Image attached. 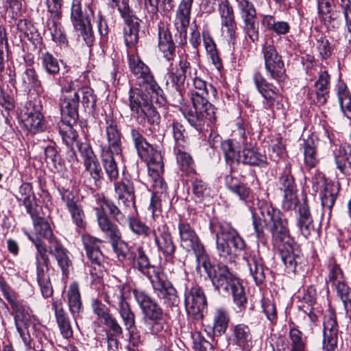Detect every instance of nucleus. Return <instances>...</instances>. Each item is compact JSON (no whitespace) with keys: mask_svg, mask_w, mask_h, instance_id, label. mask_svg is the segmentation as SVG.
<instances>
[{"mask_svg":"<svg viewBox=\"0 0 351 351\" xmlns=\"http://www.w3.org/2000/svg\"><path fill=\"white\" fill-rule=\"evenodd\" d=\"M288 222L282 213L269 202L258 201L257 211L253 214V227L259 239L264 237V227L271 234V243L280 252L288 273H294L300 260V250L290 236Z\"/></svg>","mask_w":351,"mask_h":351,"instance_id":"nucleus-1","label":"nucleus"},{"mask_svg":"<svg viewBox=\"0 0 351 351\" xmlns=\"http://www.w3.org/2000/svg\"><path fill=\"white\" fill-rule=\"evenodd\" d=\"M189 77L193 80L191 101L193 108L184 117L189 123L199 132L211 127L216 121L215 108L209 101L210 95L216 97L217 90L211 84L197 75V71L189 72Z\"/></svg>","mask_w":351,"mask_h":351,"instance_id":"nucleus-2","label":"nucleus"},{"mask_svg":"<svg viewBox=\"0 0 351 351\" xmlns=\"http://www.w3.org/2000/svg\"><path fill=\"white\" fill-rule=\"evenodd\" d=\"M132 261V267L151 282L154 294L162 302L166 308L178 307L180 299L178 292L167 277L155 271V266L142 246H138L130 253L128 258Z\"/></svg>","mask_w":351,"mask_h":351,"instance_id":"nucleus-3","label":"nucleus"},{"mask_svg":"<svg viewBox=\"0 0 351 351\" xmlns=\"http://www.w3.org/2000/svg\"><path fill=\"white\" fill-rule=\"evenodd\" d=\"M193 0H181L176 12L173 26L176 29L175 42L167 27L162 22L158 24V47L163 57L169 62L176 56V44L183 46L187 42V29L191 19Z\"/></svg>","mask_w":351,"mask_h":351,"instance_id":"nucleus-4","label":"nucleus"},{"mask_svg":"<svg viewBox=\"0 0 351 351\" xmlns=\"http://www.w3.org/2000/svg\"><path fill=\"white\" fill-rule=\"evenodd\" d=\"M206 266L202 267L207 273L215 289L226 292L230 291L237 311H243L246 308L247 300L244 287L239 278L231 271L227 263L221 260L218 264L212 266L206 254Z\"/></svg>","mask_w":351,"mask_h":351,"instance_id":"nucleus-5","label":"nucleus"},{"mask_svg":"<svg viewBox=\"0 0 351 351\" xmlns=\"http://www.w3.org/2000/svg\"><path fill=\"white\" fill-rule=\"evenodd\" d=\"M114 191L117 195V204L108 199H103L100 206L108 208L109 215L119 224L126 223V214L135 209V195L133 181L123 178L114 182Z\"/></svg>","mask_w":351,"mask_h":351,"instance_id":"nucleus-6","label":"nucleus"},{"mask_svg":"<svg viewBox=\"0 0 351 351\" xmlns=\"http://www.w3.org/2000/svg\"><path fill=\"white\" fill-rule=\"evenodd\" d=\"M215 235L217 252L219 260L226 263L235 261L238 252L245 248L246 244L238 232L228 223L219 224Z\"/></svg>","mask_w":351,"mask_h":351,"instance_id":"nucleus-7","label":"nucleus"},{"mask_svg":"<svg viewBox=\"0 0 351 351\" xmlns=\"http://www.w3.org/2000/svg\"><path fill=\"white\" fill-rule=\"evenodd\" d=\"M143 93L142 90H130L129 96V106L131 116L136 122L142 125L146 123L150 125L158 124L160 121V114L153 106L156 101V97H152V93Z\"/></svg>","mask_w":351,"mask_h":351,"instance_id":"nucleus-8","label":"nucleus"},{"mask_svg":"<svg viewBox=\"0 0 351 351\" xmlns=\"http://www.w3.org/2000/svg\"><path fill=\"white\" fill-rule=\"evenodd\" d=\"M128 64L130 71L136 77L138 85L152 97H156V101L162 105L165 102L163 90L155 80L149 67L135 53L128 55Z\"/></svg>","mask_w":351,"mask_h":351,"instance_id":"nucleus-9","label":"nucleus"},{"mask_svg":"<svg viewBox=\"0 0 351 351\" xmlns=\"http://www.w3.org/2000/svg\"><path fill=\"white\" fill-rule=\"evenodd\" d=\"M221 148L226 162L231 168L234 163L239 162L260 167H266L268 165L266 156L258 152L254 147H245L241 153H239L235 150L233 142L228 140L222 143Z\"/></svg>","mask_w":351,"mask_h":351,"instance_id":"nucleus-10","label":"nucleus"},{"mask_svg":"<svg viewBox=\"0 0 351 351\" xmlns=\"http://www.w3.org/2000/svg\"><path fill=\"white\" fill-rule=\"evenodd\" d=\"M180 246L186 251H193L196 256L197 268L206 266V251L197 234L189 221L180 218L178 225Z\"/></svg>","mask_w":351,"mask_h":351,"instance_id":"nucleus-11","label":"nucleus"},{"mask_svg":"<svg viewBox=\"0 0 351 351\" xmlns=\"http://www.w3.org/2000/svg\"><path fill=\"white\" fill-rule=\"evenodd\" d=\"M130 136L138 154L147 162L149 171L156 175L162 172L164 170V164L161 153L146 141L138 129H131Z\"/></svg>","mask_w":351,"mask_h":351,"instance_id":"nucleus-12","label":"nucleus"},{"mask_svg":"<svg viewBox=\"0 0 351 351\" xmlns=\"http://www.w3.org/2000/svg\"><path fill=\"white\" fill-rule=\"evenodd\" d=\"M28 239L34 244L36 249V274L37 282L43 297L47 298L52 295L53 288L48 274L49 258L47 254L46 245L39 239L32 238L28 235Z\"/></svg>","mask_w":351,"mask_h":351,"instance_id":"nucleus-13","label":"nucleus"},{"mask_svg":"<svg viewBox=\"0 0 351 351\" xmlns=\"http://www.w3.org/2000/svg\"><path fill=\"white\" fill-rule=\"evenodd\" d=\"M82 240L86 256L90 261V272L91 275L102 277L105 271V261L104 255L97 244L101 241L90 234H83Z\"/></svg>","mask_w":351,"mask_h":351,"instance_id":"nucleus-14","label":"nucleus"},{"mask_svg":"<svg viewBox=\"0 0 351 351\" xmlns=\"http://www.w3.org/2000/svg\"><path fill=\"white\" fill-rule=\"evenodd\" d=\"M280 189L283 192L282 206L287 210H292L298 204V189L294 178L291 174V165L287 164L279 178Z\"/></svg>","mask_w":351,"mask_h":351,"instance_id":"nucleus-15","label":"nucleus"},{"mask_svg":"<svg viewBox=\"0 0 351 351\" xmlns=\"http://www.w3.org/2000/svg\"><path fill=\"white\" fill-rule=\"evenodd\" d=\"M266 71L270 77L278 82L285 80L286 71L281 56L274 45L266 43L262 49Z\"/></svg>","mask_w":351,"mask_h":351,"instance_id":"nucleus-16","label":"nucleus"},{"mask_svg":"<svg viewBox=\"0 0 351 351\" xmlns=\"http://www.w3.org/2000/svg\"><path fill=\"white\" fill-rule=\"evenodd\" d=\"M65 92L60 100V112L62 122L69 125L75 124L78 118L79 101L78 95L73 90V84L64 87Z\"/></svg>","mask_w":351,"mask_h":351,"instance_id":"nucleus-17","label":"nucleus"},{"mask_svg":"<svg viewBox=\"0 0 351 351\" xmlns=\"http://www.w3.org/2000/svg\"><path fill=\"white\" fill-rule=\"evenodd\" d=\"M184 303L189 315L197 320L204 317V312L207 307V300L200 287L193 286L186 291Z\"/></svg>","mask_w":351,"mask_h":351,"instance_id":"nucleus-18","label":"nucleus"},{"mask_svg":"<svg viewBox=\"0 0 351 351\" xmlns=\"http://www.w3.org/2000/svg\"><path fill=\"white\" fill-rule=\"evenodd\" d=\"M253 81L259 93L264 98V108L272 109L275 103H278L281 97L278 88L269 83L260 72L254 74Z\"/></svg>","mask_w":351,"mask_h":351,"instance_id":"nucleus-19","label":"nucleus"},{"mask_svg":"<svg viewBox=\"0 0 351 351\" xmlns=\"http://www.w3.org/2000/svg\"><path fill=\"white\" fill-rule=\"evenodd\" d=\"M58 191L73 221L78 228H84L86 226L85 214L77 197L72 191L64 188L58 189Z\"/></svg>","mask_w":351,"mask_h":351,"instance_id":"nucleus-20","label":"nucleus"},{"mask_svg":"<svg viewBox=\"0 0 351 351\" xmlns=\"http://www.w3.org/2000/svg\"><path fill=\"white\" fill-rule=\"evenodd\" d=\"M132 293L143 314L148 319L152 321L163 317L161 306L148 293L140 289H134Z\"/></svg>","mask_w":351,"mask_h":351,"instance_id":"nucleus-21","label":"nucleus"},{"mask_svg":"<svg viewBox=\"0 0 351 351\" xmlns=\"http://www.w3.org/2000/svg\"><path fill=\"white\" fill-rule=\"evenodd\" d=\"M76 145L84 159L86 171L90 174V177L94 180L95 185L97 186L98 182L103 178L104 173L96 156L88 144L86 143H76Z\"/></svg>","mask_w":351,"mask_h":351,"instance_id":"nucleus-22","label":"nucleus"},{"mask_svg":"<svg viewBox=\"0 0 351 351\" xmlns=\"http://www.w3.org/2000/svg\"><path fill=\"white\" fill-rule=\"evenodd\" d=\"M191 64L186 59H180L178 64H172L168 67L167 77V82L169 80L178 93L179 98L178 101L181 102L182 100V90L186 79V73L189 74L191 71Z\"/></svg>","mask_w":351,"mask_h":351,"instance_id":"nucleus-23","label":"nucleus"},{"mask_svg":"<svg viewBox=\"0 0 351 351\" xmlns=\"http://www.w3.org/2000/svg\"><path fill=\"white\" fill-rule=\"evenodd\" d=\"M104 121L108 146L104 147L102 152H112L119 156L122 152L121 134L117 128L116 121L111 114H106Z\"/></svg>","mask_w":351,"mask_h":351,"instance_id":"nucleus-24","label":"nucleus"},{"mask_svg":"<svg viewBox=\"0 0 351 351\" xmlns=\"http://www.w3.org/2000/svg\"><path fill=\"white\" fill-rule=\"evenodd\" d=\"M323 348L325 351H335L337 343L338 326L336 315L329 313L324 319Z\"/></svg>","mask_w":351,"mask_h":351,"instance_id":"nucleus-25","label":"nucleus"},{"mask_svg":"<svg viewBox=\"0 0 351 351\" xmlns=\"http://www.w3.org/2000/svg\"><path fill=\"white\" fill-rule=\"evenodd\" d=\"M158 233L153 230L154 241L159 252H161L166 258H171L176 251V245L169 228L162 225L158 228Z\"/></svg>","mask_w":351,"mask_h":351,"instance_id":"nucleus-26","label":"nucleus"},{"mask_svg":"<svg viewBox=\"0 0 351 351\" xmlns=\"http://www.w3.org/2000/svg\"><path fill=\"white\" fill-rule=\"evenodd\" d=\"M47 253L55 257L62 274L67 276L69 268L72 266V261L69 256V251L63 246L61 242L58 239L52 241L51 244L46 246Z\"/></svg>","mask_w":351,"mask_h":351,"instance_id":"nucleus-27","label":"nucleus"},{"mask_svg":"<svg viewBox=\"0 0 351 351\" xmlns=\"http://www.w3.org/2000/svg\"><path fill=\"white\" fill-rule=\"evenodd\" d=\"M101 209H97V219L99 229L109 243L119 239L122 234L118 226L108 217L104 210V208Z\"/></svg>","mask_w":351,"mask_h":351,"instance_id":"nucleus-28","label":"nucleus"},{"mask_svg":"<svg viewBox=\"0 0 351 351\" xmlns=\"http://www.w3.org/2000/svg\"><path fill=\"white\" fill-rule=\"evenodd\" d=\"M297 225L301 234L306 239L308 238L313 232H315L309 206L306 203V199H304V202L299 206Z\"/></svg>","mask_w":351,"mask_h":351,"instance_id":"nucleus-29","label":"nucleus"},{"mask_svg":"<svg viewBox=\"0 0 351 351\" xmlns=\"http://www.w3.org/2000/svg\"><path fill=\"white\" fill-rule=\"evenodd\" d=\"M112 8H117L121 17L124 19L126 27L139 32L140 22L138 17L132 14L128 0H114L108 2Z\"/></svg>","mask_w":351,"mask_h":351,"instance_id":"nucleus-30","label":"nucleus"},{"mask_svg":"<svg viewBox=\"0 0 351 351\" xmlns=\"http://www.w3.org/2000/svg\"><path fill=\"white\" fill-rule=\"evenodd\" d=\"M34 224V232L36 237H34L30 233L26 232L25 234L28 237L30 235L34 239H39L45 245L46 244L40 239L41 238L45 239L48 241V244H51L52 241L58 240L54 236L53 231L49 222L43 217L38 216V213L34 216H31Z\"/></svg>","mask_w":351,"mask_h":351,"instance_id":"nucleus-31","label":"nucleus"},{"mask_svg":"<svg viewBox=\"0 0 351 351\" xmlns=\"http://www.w3.org/2000/svg\"><path fill=\"white\" fill-rule=\"evenodd\" d=\"M15 197L19 202H22L25 207L27 213L30 216H34L37 213L38 206L36 201V197L32 190V186L29 183L25 182L21 185Z\"/></svg>","mask_w":351,"mask_h":351,"instance_id":"nucleus-32","label":"nucleus"},{"mask_svg":"<svg viewBox=\"0 0 351 351\" xmlns=\"http://www.w3.org/2000/svg\"><path fill=\"white\" fill-rule=\"evenodd\" d=\"M52 308L54 311L56 322L61 335L66 339L71 337L73 335V330L70 319L63 308L61 300L53 299Z\"/></svg>","mask_w":351,"mask_h":351,"instance_id":"nucleus-33","label":"nucleus"},{"mask_svg":"<svg viewBox=\"0 0 351 351\" xmlns=\"http://www.w3.org/2000/svg\"><path fill=\"white\" fill-rule=\"evenodd\" d=\"M93 14V10L89 5H83L82 0H72L71 5V19L73 25L81 27L88 23L90 20V16Z\"/></svg>","mask_w":351,"mask_h":351,"instance_id":"nucleus-34","label":"nucleus"},{"mask_svg":"<svg viewBox=\"0 0 351 351\" xmlns=\"http://www.w3.org/2000/svg\"><path fill=\"white\" fill-rule=\"evenodd\" d=\"M19 86L24 91L34 90L37 93H43L44 88L39 79L38 74L32 68L26 69L20 76Z\"/></svg>","mask_w":351,"mask_h":351,"instance_id":"nucleus-35","label":"nucleus"},{"mask_svg":"<svg viewBox=\"0 0 351 351\" xmlns=\"http://www.w3.org/2000/svg\"><path fill=\"white\" fill-rule=\"evenodd\" d=\"M23 124L33 134L42 132L45 128L43 115L36 108H28L23 118Z\"/></svg>","mask_w":351,"mask_h":351,"instance_id":"nucleus-36","label":"nucleus"},{"mask_svg":"<svg viewBox=\"0 0 351 351\" xmlns=\"http://www.w3.org/2000/svg\"><path fill=\"white\" fill-rule=\"evenodd\" d=\"M102 295L104 301L115 308L127 302L121 285L104 287Z\"/></svg>","mask_w":351,"mask_h":351,"instance_id":"nucleus-37","label":"nucleus"},{"mask_svg":"<svg viewBox=\"0 0 351 351\" xmlns=\"http://www.w3.org/2000/svg\"><path fill=\"white\" fill-rule=\"evenodd\" d=\"M232 337L233 343L241 348L248 347L252 341L250 329L244 324H239L234 327Z\"/></svg>","mask_w":351,"mask_h":351,"instance_id":"nucleus-38","label":"nucleus"},{"mask_svg":"<svg viewBox=\"0 0 351 351\" xmlns=\"http://www.w3.org/2000/svg\"><path fill=\"white\" fill-rule=\"evenodd\" d=\"M225 182L227 188L237 195L240 199L245 201L249 197L250 189L237 178L231 174L228 175L226 176Z\"/></svg>","mask_w":351,"mask_h":351,"instance_id":"nucleus-39","label":"nucleus"},{"mask_svg":"<svg viewBox=\"0 0 351 351\" xmlns=\"http://www.w3.org/2000/svg\"><path fill=\"white\" fill-rule=\"evenodd\" d=\"M330 82V75L324 71L320 73L317 81L315 84L316 88L317 104L324 105L326 101L328 95V85Z\"/></svg>","mask_w":351,"mask_h":351,"instance_id":"nucleus-40","label":"nucleus"},{"mask_svg":"<svg viewBox=\"0 0 351 351\" xmlns=\"http://www.w3.org/2000/svg\"><path fill=\"white\" fill-rule=\"evenodd\" d=\"M304 156L305 165L309 168L315 167L319 162L317 143L312 138L304 142Z\"/></svg>","mask_w":351,"mask_h":351,"instance_id":"nucleus-41","label":"nucleus"},{"mask_svg":"<svg viewBox=\"0 0 351 351\" xmlns=\"http://www.w3.org/2000/svg\"><path fill=\"white\" fill-rule=\"evenodd\" d=\"M335 160L338 169L344 175H349L346 161L351 158V145L344 143L334 153Z\"/></svg>","mask_w":351,"mask_h":351,"instance_id":"nucleus-42","label":"nucleus"},{"mask_svg":"<svg viewBox=\"0 0 351 351\" xmlns=\"http://www.w3.org/2000/svg\"><path fill=\"white\" fill-rule=\"evenodd\" d=\"M10 307L14 315L16 326H27L31 315V310L28 305L22 300H18Z\"/></svg>","mask_w":351,"mask_h":351,"instance_id":"nucleus-43","label":"nucleus"},{"mask_svg":"<svg viewBox=\"0 0 351 351\" xmlns=\"http://www.w3.org/2000/svg\"><path fill=\"white\" fill-rule=\"evenodd\" d=\"M337 95L341 110L348 119H351V94L344 84H339L337 88Z\"/></svg>","mask_w":351,"mask_h":351,"instance_id":"nucleus-44","label":"nucleus"},{"mask_svg":"<svg viewBox=\"0 0 351 351\" xmlns=\"http://www.w3.org/2000/svg\"><path fill=\"white\" fill-rule=\"evenodd\" d=\"M60 19H53L48 17L47 26L50 32L52 39L56 43L60 45H64L67 43L65 32L62 24L58 22Z\"/></svg>","mask_w":351,"mask_h":351,"instance_id":"nucleus-45","label":"nucleus"},{"mask_svg":"<svg viewBox=\"0 0 351 351\" xmlns=\"http://www.w3.org/2000/svg\"><path fill=\"white\" fill-rule=\"evenodd\" d=\"M38 61L42 68L47 74L55 75L59 73L60 65L58 60L50 52L40 51Z\"/></svg>","mask_w":351,"mask_h":351,"instance_id":"nucleus-46","label":"nucleus"},{"mask_svg":"<svg viewBox=\"0 0 351 351\" xmlns=\"http://www.w3.org/2000/svg\"><path fill=\"white\" fill-rule=\"evenodd\" d=\"M67 297L71 313L73 316L79 314L82 310V304L77 283L73 282L70 285L67 291Z\"/></svg>","mask_w":351,"mask_h":351,"instance_id":"nucleus-47","label":"nucleus"},{"mask_svg":"<svg viewBox=\"0 0 351 351\" xmlns=\"http://www.w3.org/2000/svg\"><path fill=\"white\" fill-rule=\"evenodd\" d=\"M290 351H308L307 337L296 328H291L289 332Z\"/></svg>","mask_w":351,"mask_h":351,"instance_id":"nucleus-48","label":"nucleus"},{"mask_svg":"<svg viewBox=\"0 0 351 351\" xmlns=\"http://www.w3.org/2000/svg\"><path fill=\"white\" fill-rule=\"evenodd\" d=\"M244 258L247 262L250 272L256 284H262L265 278L262 260L254 256Z\"/></svg>","mask_w":351,"mask_h":351,"instance_id":"nucleus-49","label":"nucleus"},{"mask_svg":"<svg viewBox=\"0 0 351 351\" xmlns=\"http://www.w3.org/2000/svg\"><path fill=\"white\" fill-rule=\"evenodd\" d=\"M132 210H130L126 214V222L128 221V226L130 230L134 234L143 237H148L152 233H153V230L145 223L141 221L135 216L130 215Z\"/></svg>","mask_w":351,"mask_h":351,"instance_id":"nucleus-50","label":"nucleus"},{"mask_svg":"<svg viewBox=\"0 0 351 351\" xmlns=\"http://www.w3.org/2000/svg\"><path fill=\"white\" fill-rule=\"evenodd\" d=\"M262 23L266 26L268 30L272 31L278 35H285L290 29V26L287 22L276 21L273 15H263Z\"/></svg>","mask_w":351,"mask_h":351,"instance_id":"nucleus-51","label":"nucleus"},{"mask_svg":"<svg viewBox=\"0 0 351 351\" xmlns=\"http://www.w3.org/2000/svg\"><path fill=\"white\" fill-rule=\"evenodd\" d=\"M229 321L230 317L226 311L221 308L217 309L213 315V335L221 336L224 333L228 328Z\"/></svg>","mask_w":351,"mask_h":351,"instance_id":"nucleus-52","label":"nucleus"},{"mask_svg":"<svg viewBox=\"0 0 351 351\" xmlns=\"http://www.w3.org/2000/svg\"><path fill=\"white\" fill-rule=\"evenodd\" d=\"M335 0H317L319 14L326 21L331 23L340 17V12L333 10L331 3Z\"/></svg>","mask_w":351,"mask_h":351,"instance_id":"nucleus-53","label":"nucleus"},{"mask_svg":"<svg viewBox=\"0 0 351 351\" xmlns=\"http://www.w3.org/2000/svg\"><path fill=\"white\" fill-rule=\"evenodd\" d=\"M174 151L176 153L177 162L180 169L186 175L193 173V160L191 156L181 147H175Z\"/></svg>","mask_w":351,"mask_h":351,"instance_id":"nucleus-54","label":"nucleus"},{"mask_svg":"<svg viewBox=\"0 0 351 351\" xmlns=\"http://www.w3.org/2000/svg\"><path fill=\"white\" fill-rule=\"evenodd\" d=\"M116 154L112 152H102V162L105 171L110 180H116L119 176V170L115 160Z\"/></svg>","mask_w":351,"mask_h":351,"instance_id":"nucleus-55","label":"nucleus"},{"mask_svg":"<svg viewBox=\"0 0 351 351\" xmlns=\"http://www.w3.org/2000/svg\"><path fill=\"white\" fill-rule=\"evenodd\" d=\"M74 93L78 95V101L82 97V104L84 108L93 110L95 108L97 102V97L92 88L89 87H82L77 90L73 87Z\"/></svg>","mask_w":351,"mask_h":351,"instance_id":"nucleus-56","label":"nucleus"},{"mask_svg":"<svg viewBox=\"0 0 351 351\" xmlns=\"http://www.w3.org/2000/svg\"><path fill=\"white\" fill-rule=\"evenodd\" d=\"M239 14L243 21L256 19V10L249 0H236Z\"/></svg>","mask_w":351,"mask_h":351,"instance_id":"nucleus-57","label":"nucleus"},{"mask_svg":"<svg viewBox=\"0 0 351 351\" xmlns=\"http://www.w3.org/2000/svg\"><path fill=\"white\" fill-rule=\"evenodd\" d=\"M337 295L342 301L344 308L347 313H351V289L345 282V280L333 285Z\"/></svg>","mask_w":351,"mask_h":351,"instance_id":"nucleus-58","label":"nucleus"},{"mask_svg":"<svg viewBox=\"0 0 351 351\" xmlns=\"http://www.w3.org/2000/svg\"><path fill=\"white\" fill-rule=\"evenodd\" d=\"M173 136L176 141V147L184 148L188 143L189 136L184 125L177 121L172 123Z\"/></svg>","mask_w":351,"mask_h":351,"instance_id":"nucleus-59","label":"nucleus"},{"mask_svg":"<svg viewBox=\"0 0 351 351\" xmlns=\"http://www.w3.org/2000/svg\"><path fill=\"white\" fill-rule=\"evenodd\" d=\"M116 309L118 311L125 328H130L132 326L136 325L135 314L128 301L116 308Z\"/></svg>","mask_w":351,"mask_h":351,"instance_id":"nucleus-60","label":"nucleus"},{"mask_svg":"<svg viewBox=\"0 0 351 351\" xmlns=\"http://www.w3.org/2000/svg\"><path fill=\"white\" fill-rule=\"evenodd\" d=\"M243 29L252 42L255 43L259 39V23L256 19L243 21Z\"/></svg>","mask_w":351,"mask_h":351,"instance_id":"nucleus-61","label":"nucleus"},{"mask_svg":"<svg viewBox=\"0 0 351 351\" xmlns=\"http://www.w3.org/2000/svg\"><path fill=\"white\" fill-rule=\"evenodd\" d=\"M73 125H69L62 122V126L60 128V133L61 134L63 141L66 145L73 148L74 143H75L77 134L73 128Z\"/></svg>","mask_w":351,"mask_h":351,"instance_id":"nucleus-62","label":"nucleus"},{"mask_svg":"<svg viewBox=\"0 0 351 351\" xmlns=\"http://www.w3.org/2000/svg\"><path fill=\"white\" fill-rule=\"evenodd\" d=\"M110 243L119 261L121 262L125 261L127 259L128 243L122 239V237L110 242Z\"/></svg>","mask_w":351,"mask_h":351,"instance_id":"nucleus-63","label":"nucleus"},{"mask_svg":"<svg viewBox=\"0 0 351 351\" xmlns=\"http://www.w3.org/2000/svg\"><path fill=\"white\" fill-rule=\"evenodd\" d=\"M193 193L197 201L202 202L204 199L209 197L210 189L203 180L196 179L193 182Z\"/></svg>","mask_w":351,"mask_h":351,"instance_id":"nucleus-64","label":"nucleus"}]
</instances>
